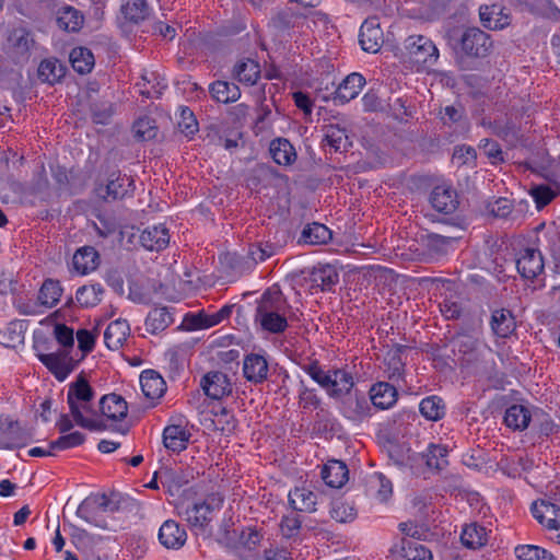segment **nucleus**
Listing matches in <instances>:
<instances>
[{
	"mask_svg": "<svg viewBox=\"0 0 560 560\" xmlns=\"http://www.w3.org/2000/svg\"><path fill=\"white\" fill-rule=\"evenodd\" d=\"M94 398V388L90 385L83 372L80 373L68 387L67 404L70 416L75 424L83 429L97 432L105 431L107 424L103 420L94 418L97 416V411L92 405Z\"/></svg>",
	"mask_w": 560,
	"mask_h": 560,
	"instance_id": "f257e3e1",
	"label": "nucleus"
},
{
	"mask_svg": "<svg viewBox=\"0 0 560 560\" xmlns=\"http://www.w3.org/2000/svg\"><path fill=\"white\" fill-rule=\"evenodd\" d=\"M291 306L280 291L267 290L258 301L254 320L261 330L280 335L288 328V312Z\"/></svg>",
	"mask_w": 560,
	"mask_h": 560,
	"instance_id": "f03ea898",
	"label": "nucleus"
},
{
	"mask_svg": "<svg viewBox=\"0 0 560 560\" xmlns=\"http://www.w3.org/2000/svg\"><path fill=\"white\" fill-rule=\"evenodd\" d=\"M341 386L334 399L338 404L340 413L354 423H361L372 416V404L365 393L355 388L353 375L341 378Z\"/></svg>",
	"mask_w": 560,
	"mask_h": 560,
	"instance_id": "7ed1b4c3",
	"label": "nucleus"
},
{
	"mask_svg": "<svg viewBox=\"0 0 560 560\" xmlns=\"http://www.w3.org/2000/svg\"><path fill=\"white\" fill-rule=\"evenodd\" d=\"M493 46L490 35L478 27L466 28L459 38L458 61L486 58Z\"/></svg>",
	"mask_w": 560,
	"mask_h": 560,
	"instance_id": "20e7f679",
	"label": "nucleus"
},
{
	"mask_svg": "<svg viewBox=\"0 0 560 560\" xmlns=\"http://www.w3.org/2000/svg\"><path fill=\"white\" fill-rule=\"evenodd\" d=\"M300 368L325 389L329 398L340 393L341 389L339 388L342 384L341 378H347L350 375V372L343 369H329L325 371L318 360H310L308 362L300 363Z\"/></svg>",
	"mask_w": 560,
	"mask_h": 560,
	"instance_id": "39448f33",
	"label": "nucleus"
},
{
	"mask_svg": "<svg viewBox=\"0 0 560 560\" xmlns=\"http://www.w3.org/2000/svg\"><path fill=\"white\" fill-rule=\"evenodd\" d=\"M404 47L410 62L421 66L431 67L439 59V49L435 44L427 36L411 35L404 43Z\"/></svg>",
	"mask_w": 560,
	"mask_h": 560,
	"instance_id": "423d86ee",
	"label": "nucleus"
},
{
	"mask_svg": "<svg viewBox=\"0 0 560 560\" xmlns=\"http://www.w3.org/2000/svg\"><path fill=\"white\" fill-rule=\"evenodd\" d=\"M34 438L32 428H23L8 416H0V447L5 450L26 446Z\"/></svg>",
	"mask_w": 560,
	"mask_h": 560,
	"instance_id": "0eeeda50",
	"label": "nucleus"
},
{
	"mask_svg": "<svg viewBox=\"0 0 560 560\" xmlns=\"http://www.w3.org/2000/svg\"><path fill=\"white\" fill-rule=\"evenodd\" d=\"M97 509L103 512H115L118 510V506L105 493L94 494L85 498L80 503L75 514L78 517L96 527L105 528V523L98 520L95 515V511Z\"/></svg>",
	"mask_w": 560,
	"mask_h": 560,
	"instance_id": "6e6552de",
	"label": "nucleus"
},
{
	"mask_svg": "<svg viewBox=\"0 0 560 560\" xmlns=\"http://www.w3.org/2000/svg\"><path fill=\"white\" fill-rule=\"evenodd\" d=\"M289 233L285 230H278L275 232L273 241L259 242L252 244L248 247L246 261L247 268L255 267L259 261H265L271 256L276 255L288 242Z\"/></svg>",
	"mask_w": 560,
	"mask_h": 560,
	"instance_id": "1a4fd4ad",
	"label": "nucleus"
},
{
	"mask_svg": "<svg viewBox=\"0 0 560 560\" xmlns=\"http://www.w3.org/2000/svg\"><path fill=\"white\" fill-rule=\"evenodd\" d=\"M269 363L265 353L250 352L243 359V376L253 385L264 384L269 376Z\"/></svg>",
	"mask_w": 560,
	"mask_h": 560,
	"instance_id": "9d476101",
	"label": "nucleus"
},
{
	"mask_svg": "<svg viewBox=\"0 0 560 560\" xmlns=\"http://www.w3.org/2000/svg\"><path fill=\"white\" fill-rule=\"evenodd\" d=\"M37 357L59 382L65 381L75 366L69 350H59L52 353H39Z\"/></svg>",
	"mask_w": 560,
	"mask_h": 560,
	"instance_id": "9b49d317",
	"label": "nucleus"
},
{
	"mask_svg": "<svg viewBox=\"0 0 560 560\" xmlns=\"http://www.w3.org/2000/svg\"><path fill=\"white\" fill-rule=\"evenodd\" d=\"M135 189L133 179L120 171H114L109 174L105 187L97 188L98 195L105 200H118L132 194Z\"/></svg>",
	"mask_w": 560,
	"mask_h": 560,
	"instance_id": "f8f14e48",
	"label": "nucleus"
},
{
	"mask_svg": "<svg viewBox=\"0 0 560 560\" xmlns=\"http://www.w3.org/2000/svg\"><path fill=\"white\" fill-rule=\"evenodd\" d=\"M307 15L291 7H285L277 11L270 19L269 25L278 33L290 34L291 31L303 27Z\"/></svg>",
	"mask_w": 560,
	"mask_h": 560,
	"instance_id": "ddd939ff",
	"label": "nucleus"
},
{
	"mask_svg": "<svg viewBox=\"0 0 560 560\" xmlns=\"http://www.w3.org/2000/svg\"><path fill=\"white\" fill-rule=\"evenodd\" d=\"M200 387L206 396L220 400L232 393V383L229 376L221 371H210L200 381Z\"/></svg>",
	"mask_w": 560,
	"mask_h": 560,
	"instance_id": "4468645a",
	"label": "nucleus"
},
{
	"mask_svg": "<svg viewBox=\"0 0 560 560\" xmlns=\"http://www.w3.org/2000/svg\"><path fill=\"white\" fill-rule=\"evenodd\" d=\"M517 271L524 279L533 280L544 271V258L539 249L526 247L516 260Z\"/></svg>",
	"mask_w": 560,
	"mask_h": 560,
	"instance_id": "2eb2a0df",
	"label": "nucleus"
},
{
	"mask_svg": "<svg viewBox=\"0 0 560 560\" xmlns=\"http://www.w3.org/2000/svg\"><path fill=\"white\" fill-rule=\"evenodd\" d=\"M359 43L366 52H377L383 43V31L377 18L366 19L360 27Z\"/></svg>",
	"mask_w": 560,
	"mask_h": 560,
	"instance_id": "dca6fc26",
	"label": "nucleus"
},
{
	"mask_svg": "<svg viewBox=\"0 0 560 560\" xmlns=\"http://www.w3.org/2000/svg\"><path fill=\"white\" fill-rule=\"evenodd\" d=\"M311 293H315L317 289L320 291H332L339 281V273L336 268L329 264L318 265L310 271L308 278Z\"/></svg>",
	"mask_w": 560,
	"mask_h": 560,
	"instance_id": "f3484780",
	"label": "nucleus"
},
{
	"mask_svg": "<svg viewBox=\"0 0 560 560\" xmlns=\"http://www.w3.org/2000/svg\"><path fill=\"white\" fill-rule=\"evenodd\" d=\"M365 84V79L358 72L347 75L332 93L336 105H343L355 98Z\"/></svg>",
	"mask_w": 560,
	"mask_h": 560,
	"instance_id": "a211bd4d",
	"label": "nucleus"
},
{
	"mask_svg": "<svg viewBox=\"0 0 560 560\" xmlns=\"http://www.w3.org/2000/svg\"><path fill=\"white\" fill-rule=\"evenodd\" d=\"M429 201L434 210L443 214L454 213L459 205L457 192L447 186L434 187Z\"/></svg>",
	"mask_w": 560,
	"mask_h": 560,
	"instance_id": "6ab92c4d",
	"label": "nucleus"
},
{
	"mask_svg": "<svg viewBox=\"0 0 560 560\" xmlns=\"http://www.w3.org/2000/svg\"><path fill=\"white\" fill-rule=\"evenodd\" d=\"M394 557L406 560H432V552L422 544L408 538H401L390 548Z\"/></svg>",
	"mask_w": 560,
	"mask_h": 560,
	"instance_id": "aec40b11",
	"label": "nucleus"
},
{
	"mask_svg": "<svg viewBox=\"0 0 560 560\" xmlns=\"http://www.w3.org/2000/svg\"><path fill=\"white\" fill-rule=\"evenodd\" d=\"M159 540L165 548L177 550L185 545L187 533L177 522L167 520L160 527Z\"/></svg>",
	"mask_w": 560,
	"mask_h": 560,
	"instance_id": "412c9836",
	"label": "nucleus"
},
{
	"mask_svg": "<svg viewBox=\"0 0 560 560\" xmlns=\"http://www.w3.org/2000/svg\"><path fill=\"white\" fill-rule=\"evenodd\" d=\"M83 13L72 5L65 4L56 11L57 26L68 33H78L84 24Z\"/></svg>",
	"mask_w": 560,
	"mask_h": 560,
	"instance_id": "4be33fe9",
	"label": "nucleus"
},
{
	"mask_svg": "<svg viewBox=\"0 0 560 560\" xmlns=\"http://www.w3.org/2000/svg\"><path fill=\"white\" fill-rule=\"evenodd\" d=\"M398 398L396 387L387 382H378L370 389V400L373 407L388 409L393 407Z\"/></svg>",
	"mask_w": 560,
	"mask_h": 560,
	"instance_id": "5701e85b",
	"label": "nucleus"
},
{
	"mask_svg": "<svg viewBox=\"0 0 560 560\" xmlns=\"http://www.w3.org/2000/svg\"><path fill=\"white\" fill-rule=\"evenodd\" d=\"M490 326L493 334L499 338H509L516 329V320L512 311L497 308L492 311Z\"/></svg>",
	"mask_w": 560,
	"mask_h": 560,
	"instance_id": "b1692460",
	"label": "nucleus"
},
{
	"mask_svg": "<svg viewBox=\"0 0 560 560\" xmlns=\"http://www.w3.org/2000/svg\"><path fill=\"white\" fill-rule=\"evenodd\" d=\"M322 479L328 487L339 489L348 481L349 469L341 460H328L322 469Z\"/></svg>",
	"mask_w": 560,
	"mask_h": 560,
	"instance_id": "393cba45",
	"label": "nucleus"
},
{
	"mask_svg": "<svg viewBox=\"0 0 560 560\" xmlns=\"http://www.w3.org/2000/svg\"><path fill=\"white\" fill-rule=\"evenodd\" d=\"M100 411L109 420L120 421L127 416L128 405L120 395L113 393L101 398Z\"/></svg>",
	"mask_w": 560,
	"mask_h": 560,
	"instance_id": "a878e982",
	"label": "nucleus"
},
{
	"mask_svg": "<svg viewBox=\"0 0 560 560\" xmlns=\"http://www.w3.org/2000/svg\"><path fill=\"white\" fill-rule=\"evenodd\" d=\"M479 18L483 27L489 30H502L510 24L509 15L503 13L499 4H483L479 8Z\"/></svg>",
	"mask_w": 560,
	"mask_h": 560,
	"instance_id": "bb28decb",
	"label": "nucleus"
},
{
	"mask_svg": "<svg viewBox=\"0 0 560 560\" xmlns=\"http://www.w3.org/2000/svg\"><path fill=\"white\" fill-rule=\"evenodd\" d=\"M101 262L98 252L93 246H83L75 250L72 265L81 275L94 271Z\"/></svg>",
	"mask_w": 560,
	"mask_h": 560,
	"instance_id": "cd10ccee",
	"label": "nucleus"
},
{
	"mask_svg": "<svg viewBox=\"0 0 560 560\" xmlns=\"http://www.w3.org/2000/svg\"><path fill=\"white\" fill-rule=\"evenodd\" d=\"M140 243L148 250H162L170 243L168 230L163 225L147 228L140 234Z\"/></svg>",
	"mask_w": 560,
	"mask_h": 560,
	"instance_id": "c85d7f7f",
	"label": "nucleus"
},
{
	"mask_svg": "<svg viewBox=\"0 0 560 560\" xmlns=\"http://www.w3.org/2000/svg\"><path fill=\"white\" fill-rule=\"evenodd\" d=\"M130 335V326L126 319L112 322L104 332V342L110 350H118Z\"/></svg>",
	"mask_w": 560,
	"mask_h": 560,
	"instance_id": "c756f323",
	"label": "nucleus"
},
{
	"mask_svg": "<svg viewBox=\"0 0 560 560\" xmlns=\"http://www.w3.org/2000/svg\"><path fill=\"white\" fill-rule=\"evenodd\" d=\"M190 436L191 434L185 428L170 424L163 431V444L168 451L179 453L186 450Z\"/></svg>",
	"mask_w": 560,
	"mask_h": 560,
	"instance_id": "7c9ffc66",
	"label": "nucleus"
},
{
	"mask_svg": "<svg viewBox=\"0 0 560 560\" xmlns=\"http://www.w3.org/2000/svg\"><path fill=\"white\" fill-rule=\"evenodd\" d=\"M456 237L444 236L438 233L422 234L420 237V244L432 257L444 256L448 253Z\"/></svg>",
	"mask_w": 560,
	"mask_h": 560,
	"instance_id": "2f4dec72",
	"label": "nucleus"
},
{
	"mask_svg": "<svg viewBox=\"0 0 560 560\" xmlns=\"http://www.w3.org/2000/svg\"><path fill=\"white\" fill-rule=\"evenodd\" d=\"M312 430L314 434L328 440L339 433L341 425L328 411L320 409L314 417Z\"/></svg>",
	"mask_w": 560,
	"mask_h": 560,
	"instance_id": "473e14b6",
	"label": "nucleus"
},
{
	"mask_svg": "<svg viewBox=\"0 0 560 560\" xmlns=\"http://www.w3.org/2000/svg\"><path fill=\"white\" fill-rule=\"evenodd\" d=\"M269 152L275 163L283 166L292 165L298 158L293 144L285 138H276L270 142Z\"/></svg>",
	"mask_w": 560,
	"mask_h": 560,
	"instance_id": "72a5a7b5",
	"label": "nucleus"
},
{
	"mask_svg": "<svg viewBox=\"0 0 560 560\" xmlns=\"http://www.w3.org/2000/svg\"><path fill=\"white\" fill-rule=\"evenodd\" d=\"M140 385L144 396L149 399H159L166 390V383L154 370H145L140 375Z\"/></svg>",
	"mask_w": 560,
	"mask_h": 560,
	"instance_id": "f704fd0d",
	"label": "nucleus"
},
{
	"mask_svg": "<svg viewBox=\"0 0 560 560\" xmlns=\"http://www.w3.org/2000/svg\"><path fill=\"white\" fill-rule=\"evenodd\" d=\"M332 237L331 231L324 224L312 222L306 224L299 237V244L324 245Z\"/></svg>",
	"mask_w": 560,
	"mask_h": 560,
	"instance_id": "c9c22d12",
	"label": "nucleus"
},
{
	"mask_svg": "<svg viewBox=\"0 0 560 560\" xmlns=\"http://www.w3.org/2000/svg\"><path fill=\"white\" fill-rule=\"evenodd\" d=\"M155 477H159L162 486L167 488L171 495H174L175 492L189 481V476L179 468L163 467L155 471Z\"/></svg>",
	"mask_w": 560,
	"mask_h": 560,
	"instance_id": "e433bc0d",
	"label": "nucleus"
},
{
	"mask_svg": "<svg viewBox=\"0 0 560 560\" xmlns=\"http://www.w3.org/2000/svg\"><path fill=\"white\" fill-rule=\"evenodd\" d=\"M215 508H219V503L213 505L210 500L195 503L191 508L185 510L186 521L191 526L203 528L211 521L210 514Z\"/></svg>",
	"mask_w": 560,
	"mask_h": 560,
	"instance_id": "4c0bfd02",
	"label": "nucleus"
},
{
	"mask_svg": "<svg viewBox=\"0 0 560 560\" xmlns=\"http://www.w3.org/2000/svg\"><path fill=\"white\" fill-rule=\"evenodd\" d=\"M67 68L58 59H44L37 69L38 80L54 85L66 74Z\"/></svg>",
	"mask_w": 560,
	"mask_h": 560,
	"instance_id": "58836bf2",
	"label": "nucleus"
},
{
	"mask_svg": "<svg viewBox=\"0 0 560 560\" xmlns=\"http://www.w3.org/2000/svg\"><path fill=\"white\" fill-rule=\"evenodd\" d=\"M27 325L25 320L14 319L0 329V342L5 347L15 348L24 342Z\"/></svg>",
	"mask_w": 560,
	"mask_h": 560,
	"instance_id": "ea45409f",
	"label": "nucleus"
},
{
	"mask_svg": "<svg viewBox=\"0 0 560 560\" xmlns=\"http://www.w3.org/2000/svg\"><path fill=\"white\" fill-rule=\"evenodd\" d=\"M104 292L100 283L82 285L75 292V303L82 308L95 307L101 303Z\"/></svg>",
	"mask_w": 560,
	"mask_h": 560,
	"instance_id": "a19ab883",
	"label": "nucleus"
},
{
	"mask_svg": "<svg viewBox=\"0 0 560 560\" xmlns=\"http://www.w3.org/2000/svg\"><path fill=\"white\" fill-rule=\"evenodd\" d=\"M532 420L529 409L523 405H512L504 413V423L514 431H523L527 429Z\"/></svg>",
	"mask_w": 560,
	"mask_h": 560,
	"instance_id": "79ce46f5",
	"label": "nucleus"
},
{
	"mask_svg": "<svg viewBox=\"0 0 560 560\" xmlns=\"http://www.w3.org/2000/svg\"><path fill=\"white\" fill-rule=\"evenodd\" d=\"M260 66L253 59L240 60L233 68V78L238 82L254 85L260 77Z\"/></svg>",
	"mask_w": 560,
	"mask_h": 560,
	"instance_id": "37998d69",
	"label": "nucleus"
},
{
	"mask_svg": "<svg viewBox=\"0 0 560 560\" xmlns=\"http://www.w3.org/2000/svg\"><path fill=\"white\" fill-rule=\"evenodd\" d=\"M209 91L217 102L224 104L236 102L241 97V90L233 82L217 80L210 84Z\"/></svg>",
	"mask_w": 560,
	"mask_h": 560,
	"instance_id": "c03bdc74",
	"label": "nucleus"
},
{
	"mask_svg": "<svg viewBox=\"0 0 560 560\" xmlns=\"http://www.w3.org/2000/svg\"><path fill=\"white\" fill-rule=\"evenodd\" d=\"M419 411L429 421H439L446 413L445 401L436 395L423 398L419 404Z\"/></svg>",
	"mask_w": 560,
	"mask_h": 560,
	"instance_id": "a18cd8bd",
	"label": "nucleus"
},
{
	"mask_svg": "<svg viewBox=\"0 0 560 560\" xmlns=\"http://www.w3.org/2000/svg\"><path fill=\"white\" fill-rule=\"evenodd\" d=\"M168 307H155L151 310L145 318V327L150 334H158L165 330L173 323Z\"/></svg>",
	"mask_w": 560,
	"mask_h": 560,
	"instance_id": "49530a36",
	"label": "nucleus"
},
{
	"mask_svg": "<svg viewBox=\"0 0 560 560\" xmlns=\"http://www.w3.org/2000/svg\"><path fill=\"white\" fill-rule=\"evenodd\" d=\"M317 495L306 488H295L289 493V503L294 511L314 512Z\"/></svg>",
	"mask_w": 560,
	"mask_h": 560,
	"instance_id": "de8ad7c7",
	"label": "nucleus"
},
{
	"mask_svg": "<svg viewBox=\"0 0 560 560\" xmlns=\"http://www.w3.org/2000/svg\"><path fill=\"white\" fill-rule=\"evenodd\" d=\"M325 141L335 152H346L352 145L347 129L332 124L325 127Z\"/></svg>",
	"mask_w": 560,
	"mask_h": 560,
	"instance_id": "09e8293b",
	"label": "nucleus"
},
{
	"mask_svg": "<svg viewBox=\"0 0 560 560\" xmlns=\"http://www.w3.org/2000/svg\"><path fill=\"white\" fill-rule=\"evenodd\" d=\"M89 108L94 124L107 125L114 114L113 103L105 98L90 96Z\"/></svg>",
	"mask_w": 560,
	"mask_h": 560,
	"instance_id": "8fccbe9b",
	"label": "nucleus"
},
{
	"mask_svg": "<svg viewBox=\"0 0 560 560\" xmlns=\"http://www.w3.org/2000/svg\"><path fill=\"white\" fill-rule=\"evenodd\" d=\"M447 455L448 450L445 445L433 443H431L423 453L425 465L438 472L442 471L448 465Z\"/></svg>",
	"mask_w": 560,
	"mask_h": 560,
	"instance_id": "3c124183",
	"label": "nucleus"
},
{
	"mask_svg": "<svg viewBox=\"0 0 560 560\" xmlns=\"http://www.w3.org/2000/svg\"><path fill=\"white\" fill-rule=\"evenodd\" d=\"M460 540L467 548H480L487 544L486 528L476 523L465 525L460 534Z\"/></svg>",
	"mask_w": 560,
	"mask_h": 560,
	"instance_id": "603ef678",
	"label": "nucleus"
},
{
	"mask_svg": "<svg viewBox=\"0 0 560 560\" xmlns=\"http://www.w3.org/2000/svg\"><path fill=\"white\" fill-rule=\"evenodd\" d=\"M62 287L58 280L46 279L38 292V302L46 307L55 306L62 294Z\"/></svg>",
	"mask_w": 560,
	"mask_h": 560,
	"instance_id": "864d4df0",
	"label": "nucleus"
},
{
	"mask_svg": "<svg viewBox=\"0 0 560 560\" xmlns=\"http://www.w3.org/2000/svg\"><path fill=\"white\" fill-rule=\"evenodd\" d=\"M126 20L138 24L150 15V7L145 0H127L121 7Z\"/></svg>",
	"mask_w": 560,
	"mask_h": 560,
	"instance_id": "5fc2aeb1",
	"label": "nucleus"
},
{
	"mask_svg": "<svg viewBox=\"0 0 560 560\" xmlns=\"http://www.w3.org/2000/svg\"><path fill=\"white\" fill-rule=\"evenodd\" d=\"M70 61L73 69L80 73H89L94 67V56L89 48L75 47L70 54Z\"/></svg>",
	"mask_w": 560,
	"mask_h": 560,
	"instance_id": "6e6d98bb",
	"label": "nucleus"
},
{
	"mask_svg": "<svg viewBox=\"0 0 560 560\" xmlns=\"http://www.w3.org/2000/svg\"><path fill=\"white\" fill-rule=\"evenodd\" d=\"M214 318L213 313L201 310L196 313H187L184 317L183 325L188 330L207 329L218 325Z\"/></svg>",
	"mask_w": 560,
	"mask_h": 560,
	"instance_id": "4d7b16f0",
	"label": "nucleus"
},
{
	"mask_svg": "<svg viewBox=\"0 0 560 560\" xmlns=\"http://www.w3.org/2000/svg\"><path fill=\"white\" fill-rule=\"evenodd\" d=\"M133 130L136 137L141 141L154 139L158 133L155 121L149 117L139 118L133 125Z\"/></svg>",
	"mask_w": 560,
	"mask_h": 560,
	"instance_id": "13d9d810",
	"label": "nucleus"
},
{
	"mask_svg": "<svg viewBox=\"0 0 560 560\" xmlns=\"http://www.w3.org/2000/svg\"><path fill=\"white\" fill-rule=\"evenodd\" d=\"M329 514L331 518L339 523L351 522L357 515L354 508L342 501H334Z\"/></svg>",
	"mask_w": 560,
	"mask_h": 560,
	"instance_id": "bf43d9fd",
	"label": "nucleus"
},
{
	"mask_svg": "<svg viewBox=\"0 0 560 560\" xmlns=\"http://www.w3.org/2000/svg\"><path fill=\"white\" fill-rule=\"evenodd\" d=\"M177 126L179 131L189 138L199 130L198 121L192 110L188 107H183L180 109V118Z\"/></svg>",
	"mask_w": 560,
	"mask_h": 560,
	"instance_id": "052dcab7",
	"label": "nucleus"
},
{
	"mask_svg": "<svg viewBox=\"0 0 560 560\" xmlns=\"http://www.w3.org/2000/svg\"><path fill=\"white\" fill-rule=\"evenodd\" d=\"M85 435L79 431L71 432L59 436L56 441L50 442V448L56 451H65L83 444Z\"/></svg>",
	"mask_w": 560,
	"mask_h": 560,
	"instance_id": "680f3d73",
	"label": "nucleus"
},
{
	"mask_svg": "<svg viewBox=\"0 0 560 560\" xmlns=\"http://www.w3.org/2000/svg\"><path fill=\"white\" fill-rule=\"evenodd\" d=\"M479 149H481L493 165L504 162V154L500 144L492 139L485 138L479 142Z\"/></svg>",
	"mask_w": 560,
	"mask_h": 560,
	"instance_id": "e2e57ef3",
	"label": "nucleus"
},
{
	"mask_svg": "<svg viewBox=\"0 0 560 560\" xmlns=\"http://www.w3.org/2000/svg\"><path fill=\"white\" fill-rule=\"evenodd\" d=\"M299 402L303 409H318L322 405V399L317 396L314 388H308L304 381L300 382Z\"/></svg>",
	"mask_w": 560,
	"mask_h": 560,
	"instance_id": "0e129e2a",
	"label": "nucleus"
},
{
	"mask_svg": "<svg viewBox=\"0 0 560 560\" xmlns=\"http://www.w3.org/2000/svg\"><path fill=\"white\" fill-rule=\"evenodd\" d=\"M10 42L20 54L28 52L31 47L34 45L32 34L24 28L14 30L10 36Z\"/></svg>",
	"mask_w": 560,
	"mask_h": 560,
	"instance_id": "69168bd1",
	"label": "nucleus"
},
{
	"mask_svg": "<svg viewBox=\"0 0 560 560\" xmlns=\"http://www.w3.org/2000/svg\"><path fill=\"white\" fill-rule=\"evenodd\" d=\"M54 336L58 343L62 346V350H69L71 352L74 345L72 328L65 324H56L54 327Z\"/></svg>",
	"mask_w": 560,
	"mask_h": 560,
	"instance_id": "338daca9",
	"label": "nucleus"
},
{
	"mask_svg": "<svg viewBox=\"0 0 560 560\" xmlns=\"http://www.w3.org/2000/svg\"><path fill=\"white\" fill-rule=\"evenodd\" d=\"M302 525V518L299 514L292 512L289 515H284L281 520V532L284 537L291 538L299 534Z\"/></svg>",
	"mask_w": 560,
	"mask_h": 560,
	"instance_id": "774afa93",
	"label": "nucleus"
}]
</instances>
